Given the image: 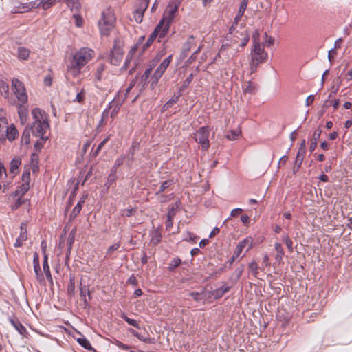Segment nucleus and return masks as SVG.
<instances>
[{
  "label": "nucleus",
  "instance_id": "1",
  "mask_svg": "<svg viewBox=\"0 0 352 352\" xmlns=\"http://www.w3.org/2000/svg\"><path fill=\"white\" fill-rule=\"evenodd\" d=\"M94 51L88 47H82L76 52L67 65V72L73 77H76L81 69L94 56Z\"/></svg>",
  "mask_w": 352,
  "mask_h": 352
},
{
  "label": "nucleus",
  "instance_id": "2",
  "mask_svg": "<svg viewBox=\"0 0 352 352\" xmlns=\"http://www.w3.org/2000/svg\"><path fill=\"white\" fill-rule=\"evenodd\" d=\"M34 122L29 129L35 137L44 139V135L50 127L47 115L39 108H35L32 111Z\"/></svg>",
  "mask_w": 352,
  "mask_h": 352
},
{
  "label": "nucleus",
  "instance_id": "3",
  "mask_svg": "<svg viewBox=\"0 0 352 352\" xmlns=\"http://www.w3.org/2000/svg\"><path fill=\"white\" fill-rule=\"evenodd\" d=\"M249 39V34L246 31H236L234 25H232L226 37V40L221 45L220 52H223L227 47H232L238 43H239L241 47H244L248 44Z\"/></svg>",
  "mask_w": 352,
  "mask_h": 352
},
{
  "label": "nucleus",
  "instance_id": "4",
  "mask_svg": "<svg viewBox=\"0 0 352 352\" xmlns=\"http://www.w3.org/2000/svg\"><path fill=\"white\" fill-rule=\"evenodd\" d=\"M116 23L115 13L113 9L108 8L102 12L101 19L98 21V27L101 34L107 36L114 28Z\"/></svg>",
  "mask_w": 352,
  "mask_h": 352
},
{
  "label": "nucleus",
  "instance_id": "5",
  "mask_svg": "<svg viewBox=\"0 0 352 352\" xmlns=\"http://www.w3.org/2000/svg\"><path fill=\"white\" fill-rule=\"evenodd\" d=\"M253 41L254 47L251 53L252 59L250 63V68L252 72H254L256 67L259 64L264 63L266 60L267 56V53L265 52L264 48L259 43L258 36H253Z\"/></svg>",
  "mask_w": 352,
  "mask_h": 352
},
{
  "label": "nucleus",
  "instance_id": "6",
  "mask_svg": "<svg viewBox=\"0 0 352 352\" xmlns=\"http://www.w3.org/2000/svg\"><path fill=\"white\" fill-rule=\"evenodd\" d=\"M19 133L14 124L8 125L7 119L5 117L0 118V139L1 140H14Z\"/></svg>",
  "mask_w": 352,
  "mask_h": 352
},
{
  "label": "nucleus",
  "instance_id": "7",
  "mask_svg": "<svg viewBox=\"0 0 352 352\" xmlns=\"http://www.w3.org/2000/svg\"><path fill=\"white\" fill-rule=\"evenodd\" d=\"M12 89L19 102L21 104L27 102L28 97L22 82L16 78H13L12 79Z\"/></svg>",
  "mask_w": 352,
  "mask_h": 352
},
{
  "label": "nucleus",
  "instance_id": "8",
  "mask_svg": "<svg viewBox=\"0 0 352 352\" xmlns=\"http://www.w3.org/2000/svg\"><path fill=\"white\" fill-rule=\"evenodd\" d=\"M209 135L210 131L206 126L199 128L194 134L195 140L201 144L202 150L206 151L210 147Z\"/></svg>",
  "mask_w": 352,
  "mask_h": 352
},
{
  "label": "nucleus",
  "instance_id": "9",
  "mask_svg": "<svg viewBox=\"0 0 352 352\" xmlns=\"http://www.w3.org/2000/svg\"><path fill=\"white\" fill-rule=\"evenodd\" d=\"M172 60V55L168 56L166 58H165L161 64L158 66L157 69L155 70L153 76L151 78V87L153 89L157 84L160 78L162 76L168 67L169 66Z\"/></svg>",
  "mask_w": 352,
  "mask_h": 352
},
{
  "label": "nucleus",
  "instance_id": "10",
  "mask_svg": "<svg viewBox=\"0 0 352 352\" xmlns=\"http://www.w3.org/2000/svg\"><path fill=\"white\" fill-rule=\"evenodd\" d=\"M180 4L181 0H170L162 20L171 24Z\"/></svg>",
  "mask_w": 352,
  "mask_h": 352
},
{
  "label": "nucleus",
  "instance_id": "11",
  "mask_svg": "<svg viewBox=\"0 0 352 352\" xmlns=\"http://www.w3.org/2000/svg\"><path fill=\"white\" fill-rule=\"evenodd\" d=\"M123 54L124 50L122 47L116 42L110 54L109 58L111 63L114 65H120L123 58Z\"/></svg>",
  "mask_w": 352,
  "mask_h": 352
},
{
  "label": "nucleus",
  "instance_id": "12",
  "mask_svg": "<svg viewBox=\"0 0 352 352\" xmlns=\"http://www.w3.org/2000/svg\"><path fill=\"white\" fill-rule=\"evenodd\" d=\"M170 24L164 21V20H162L160 21L155 30L152 32V34H155V37L159 38V42L160 41V38H164L166 34L168 33Z\"/></svg>",
  "mask_w": 352,
  "mask_h": 352
},
{
  "label": "nucleus",
  "instance_id": "13",
  "mask_svg": "<svg viewBox=\"0 0 352 352\" xmlns=\"http://www.w3.org/2000/svg\"><path fill=\"white\" fill-rule=\"evenodd\" d=\"M30 173L29 172L23 173L22 175V181L23 184L18 188L16 190V195L23 196L25 195L30 188L29 182H30Z\"/></svg>",
  "mask_w": 352,
  "mask_h": 352
},
{
  "label": "nucleus",
  "instance_id": "14",
  "mask_svg": "<svg viewBox=\"0 0 352 352\" xmlns=\"http://www.w3.org/2000/svg\"><path fill=\"white\" fill-rule=\"evenodd\" d=\"M144 40V36H141L139 38L138 43L135 45H134L133 47H131V49L130 50V51L129 52V53L126 56L124 64L122 67L123 69L126 70L129 68L131 61L134 54L136 53V52L139 47V45Z\"/></svg>",
  "mask_w": 352,
  "mask_h": 352
},
{
  "label": "nucleus",
  "instance_id": "15",
  "mask_svg": "<svg viewBox=\"0 0 352 352\" xmlns=\"http://www.w3.org/2000/svg\"><path fill=\"white\" fill-rule=\"evenodd\" d=\"M148 5V0H141L140 2V8L137 9L134 13L133 16L137 23H141L143 19L144 13L146 10Z\"/></svg>",
  "mask_w": 352,
  "mask_h": 352
},
{
  "label": "nucleus",
  "instance_id": "16",
  "mask_svg": "<svg viewBox=\"0 0 352 352\" xmlns=\"http://www.w3.org/2000/svg\"><path fill=\"white\" fill-rule=\"evenodd\" d=\"M36 1H31L26 3H21L19 6H14L12 10V13H24L32 8H35Z\"/></svg>",
  "mask_w": 352,
  "mask_h": 352
},
{
  "label": "nucleus",
  "instance_id": "17",
  "mask_svg": "<svg viewBox=\"0 0 352 352\" xmlns=\"http://www.w3.org/2000/svg\"><path fill=\"white\" fill-rule=\"evenodd\" d=\"M87 195H83L81 197V199H80V201H78L77 205L74 208L73 210L72 211V212L70 214L71 218H75L80 213V212L82 209V205L85 204V199H87Z\"/></svg>",
  "mask_w": 352,
  "mask_h": 352
},
{
  "label": "nucleus",
  "instance_id": "18",
  "mask_svg": "<svg viewBox=\"0 0 352 352\" xmlns=\"http://www.w3.org/2000/svg\"><path fill=\"white\" fill-rule=\"evenodd\" d=\"M21 164V160L19 157H14L10 163V173L14 175L18 173L19 166Z\"/></svg>",
  "mask_w": 352,
  "mask_h": 352
},
{
  "label": "nucleus",
  "instance_id": "19",
  "mask_svg": "<svg viewBox=\"0 0 352 352\" xmlns=\"http://www.w3.org/2000/svg\"><path fill=\"white\" fill-rule=\"evenodd\" d=\"M195 41V37L191 35L190 36L186 41L184 43L183 47H182V54L184 56H186L188 52L190 50L191 47L194 44Z\"/></svg>",
  "mask_w": 352,
  "mask_h": 352
},
{
  "label": "nucleus",
  "instance_id": "20",
  "mask_svg": "<svg viewBox=\"0 0 352 352\" xmlns=\"http://www.w3.org/2000/svg\"><path fill=\"white\" fill-rule=\"evenodd\" d=\"M80 296H81L82 300L84 301L85 304L87 305L88 300L86 298V294L87 293L88 294L89 300L91 299V295H90L89 289L87 288V287L85 285H82V281L80 282Z\"/></svg>",
  "mask_w": 352,
  "mask_h": 352
},
{
  "label": "nucleus",
  "instance_id": "21",
  "mask_svg": "<svg viewBox=\"0 0 352 352\" xmlns=\"http://www.w3.org/2000/svg\"><path fill=\"white\" fill-rule=\"evenodd\" d=\"M56 3V0H41L39 3L35 4V8L41 7L43 10H47L53 6Z\"/></svg>",
  "mask_w": 352,
  "mask_h": 352
},
{
  "label": "nucleus",
  "instance_id": "22",
  "mask_svg": "<svg viewBox=\"0 0 352 352\" xmlns=\"http://www.w3.org/2000/svg\"><path fill=\"white\" fill-rule=\"evenodd\" d=\"M305 154V151H303V150H298L297 156L296 157L295 161V166L294 168V171H297L298 168L300 167L301 164L303 161L304 156Z\"/></svg>",
  "mask_w": 352,
  "mask_h": 352
},
{
  "label": "nucleus",
  "instance_id": "23",
  "mask_svg": "<svg viewBox=\"0 0 352 352\" xmlns=\"http://www.w3.org/2000/svg\"><path fill=\"white\" fill-rule=\"evenodd\" d=\"M43 268V272L45 274L47 279L49 281L52 282V275L50 273V266H49L48 262H47V256L45 254H44Z\"/></svg>",
  "mask_w": 352,
  "mask_h": 352
},
{
  "label": "nucleus",
  "instance_id": "24",
  "mask_svg": "<svg viewBox=\"0 0 352 352\" xmlns=\"http://www.w3.org/2000/svg\"><path fill=\"white\" fill-rule=\"evenodd\" d=\"M274 248L276 252L275 258H276V261L280 263L282 261L283 257L284 256L283 248L281 244L279 243H276L274 244Z\"/></svg>",
  "mask_w": 352,
  "mask_h": 352
},
{
  "label": "nucleus",
  "instance_id": "25",
  "mask_svg": "<svg viewBox=\"0 0 352 352\" xmlns=\"http://www.w3.org/2000/svg\"><path fill=\"white\" fill-rule=\"evenodd\" d=\"M67 294L74 296L75 294V278L74 276L70 275L69 281L67 288Z\"/></svg>",
  "mask_w": 352,
  "mask_h": 352
},
{
  "label": "nucleus",
  "instance_id": "26",
  "mask_svg": "<svg viewBox=\"0 0 352 352\" xmlns=\"http://www.w3.org/2000/svg\"><path fill=\"white\" fill-rule=\"evenodd\" d=\"M30 129L27 126L21 136V144L25 145H29L30 143Z\"/></svg>",
  "mask_w": 352,
  "mask_h": 352
},
{
  "label": "nucleus",
  "instance_id": "27",
  "mask_svg": "<svg viewBox=\"0 0 352 352\" xmlns=\"http://www.w3.org/2000/svg\"><path fill=\"white\" fill-rule=\"evenodd\" d=\"M257 88V85L251 81L246 82L243 87V91L245 93L253 94L255 93Z\"/></svg>",
  "mask_w": 352,
  "mask_h": 352
},
{
  "label": "nucleus",
  "instance_id": "28",
  "mask_svg": "<svg viewBox=\"0 0 352 352\" xmlns=\"http://www.w3.org/2000/svg\"><path fill=\"white\" fill-rule=\"evenodd\" d=\"M30 51L25 47H20L18 48V58L21 60H26L30 56Z\"/></svg>",
  "mask_w": 352,
  "mask_h": 352
},
{
  "label": "nucleus",
  "instance_id": "29",
  "mask_svg": "<svg viewBox=\"0 0 352 352\" xmlns=\"http://www.w3.org/2000/svg\"><path fill=\"white\" fill-rule=\"evenodd\" d=\"M239 244L241 245L242 248L245 250V252H248L252 247V239L250 237H247L241 241Z\"/></svg>",
  "mask_w": 352,
  "mask_h": 352
},
{
  "label": "nucleus",
  "instance_id": "30",
  "mask_svg": "<svg viewBox=\"0 0 352 352\" xmlns=\"http://www.w3.org/2000/svg\"><path fill=\"white\" fill-rule=\"evenodd\" d=\"M11 324L14 327L16 330L21 334L24 335L26 332V329L23 325H22L19 322L14 321L12 319L10 320Z\"/></svg>",
  "mask_w": 352,
  "mask_h": 352
},
{
  "label": "nucleus",
  "instance_id": "31",
  "mask_svg": "<svg viewBox=\"0 0 352 352\" xmlns=\"http://www.w3.org/2000/svg\"><path fill=\"white\" fill-rule=\"evenodd\" d=\"M0 94L5 98H8L9 96V86L3 81L0 82Z\"/></svg>",
  "mask_w": 352,
  "mask_h": 352
},
{
  "label": "nucleus",
  "instance_id": "32",
  "mask_svg": "<svg viewBox=\"0 0 352 352\" xmlns=\"http://www.w3.org/2000/svg\"><path fill=\"white\" fill-rule=\"evenodd\" d=\"M27 113V109L23 107L22 104H19L18 113L22 124L26 122Z\"/></svg>",
  "mask_w": 352,
  "mask_h": 352
},
{
  "label": "nucleus",
  "instance_id": "33",
  "mask_svg": "<svg viewBox=\"0 0 352 352\" xmlns=\"http://www.w3.org/2000/svg\"><path fill=\"white\" fill-rule=\"evenodd\" d=\"M156 63H157V60H152V61L151 62V64H150V65H149V67H148V68H147V69L145 70V72H144V74H142V79L143 80H145V81H146V80L148 78V77H149V76H150V74H151V71H152V69H153V67H154V66L155 65Z\"/></svg>",
  "mask_w": 352,
  "mask_h": 352
},
{
  "label": "nucleus",
  "instance_id": "34",
  "mask_svg": "<svg viewBox=\"0 0 352 352\" xmlns=\"http://www.w3.org/2000/svg\"><path fill=\"white\" fill-rule=\"evenodd\" d=\"M116 179L117 176L116 170H111V173L108 176L105 186L109 188L116 182Z\"/></svg>",
  "mask_w": 352,
  "mask_h": 352
},
{
  "label": "nucleus",
  "instance_id": "35",
  "mask_svg": "<svg viewBox=\"0 0 352 352\" xmlns=\"http://www.w3.org/2000/svg\"><path fill=\"white\" fill-rule=\"evenodd\" d=\"M241 134V131L239 129H235L230 131L226 135V138L230 140H234L237 138Z\"/></svg>",
  "mask_w": 352,
  "mask_h": 352
},
{
  "label": "nucleus",
  "instance_id": "36",
  "mask_svg": "<svg viewBox=\"0 0 352 352\" xmlns=\"http://www.w3.org/2000/svg\"><path fill=\"white\" fill-rule=\"evenodd\" d=\"M77 340H78V342L82 346H83L85 349H89V350L92 349L89 341L88 340H87L85 338H78Z\"/></svg>",
  "mask_w": 352,
  "mask_h": 352
},
{
  "label": "nucleus",
  "instance_id": "37",
  "mask_svg": "<svg viewBox=\"0 0 352 352\" xmlns=\"http://www.w3.org/2000/svg\"><path fill=\"white\" fill-rule=\"evenodd\" d=\"M172 184V180H167L162 183L159 190L156 192V195H159L161 192H164L166 188H168Z\"/></svg>",
  "mask_w": 352,
  "mask_h": 352
},
{
  "label": "nucleus",
  "instance_id": "38",
  "mask_svg": "<svg viewBox=\"0 0 352 352\" xmlns=\"http://www.w3.org/2000/svg\"><path fill=\"white\" fill-rule=\"evenodd\" d=\"M258 265L257 263H256V261H252L250 264H249V269H250V271L251 272V274L254 276L255 277L257 276V274H258Z\"/></svg>",
  "mask_w": 352,
  "mask_h": 352
},
{
  "label": "nucleus",
  "instance_id": "39",
  "mask_svg": "<svg viewBox=\"0 0 352 352\" xmlns=\"http://www.w3.org/2000/svg\"><path fill=\"white\" fill-rule=\"evenodd\" d=\"M283 241L285 243V245H287L289 251L290 252H293V242L290 239V238L289 237L288 235H285L283 237Z\"/></svg>",
  "mask_w": 352,
  "mask_h": 352
},
{
  "label": "nucleus",
  "instance_id": "40",
  "mask_svg": "<svg viewBox=\"0 0 352 352\" xmlns=\"http://www.w3.org/2000/svg\"><path fill=\"white\" fill-rule=\"evenodd\" d=\"M67 3L72 10H78L80 6L78 0H67Z\"/></svg>",
  "mask_w": 352,
  "mask_h": 352
},
{
  "label": "nucleus",
  "instance_id": "41",
  "mask_svg": "<svg viewBox=\"0 0 352 352\" xmlns=\"http://www.w3.org/2000/svg\"><path fill=\"white\" fill-rule=\"evenodd\" d=\"M122 317L129 324L140 329L139 324L135 320L130 318L124 314Z\"/></svg>",
  "mask_w": 352,
  "mask_h": 352
},
{
  "label": "nucleus",
  "instance_id": "42",
  "mask_svg": "<svg viewBox=\"0 0 352 352\" xmlns=\"http://www.w3.org/2000/svg\"><path fill=\"white\" fill-rule=\"evenodd\" d=\"M114 104H116V106H115V107L113 108V111L111 112V117L114 116L117 113V112H118V109H119V108H120V107L121 105V103H119V102L117 103L116 100L114 99L109 104V108L113 107Z\"/></svg>",
  "mask_w": 352,
  "mask_h": 352
},
{
  "label": "nucleus",
  "instance_id": "43",
  "mask_svg": "<svg viewBox=\"0 0 352 352\" xmlns=\"http://www.w3.org/2000/svg\"><path fill=\"white\" fill-rule=\"evenodd\" d=\"M108 116H109V111L105 110L102 114V117L99 122L98 126H103L106 124L107 119Z\"/></svg>",
  "mask_w": 352,
  "mask_h": 352
},
{
  "label": "nucleus",
  "instance_id": "44",
  "mask_svg": "<svg viewBox=\"0 0 352 352\" xmlns=\"http://www.w3.org/2000/svg\"><path fill=\"white\" fill-rule=\"evenodd\" d=\"M155 38H156L155 34H151L150 35L149 38H148L147 41L146 42V43L144 44V45L142 47V50L144 51L146 50L151 45V44L153 42V41Z\"/></svg>",
  "mask_w": 352,
  "mask_h": 352
},
{
  "label": "nucleus",
  "instance_id": "45",
  "mask_svg": "<svg viewBox=\"0 0 352 352\" xmlns=\"http://www.w3.org/2000/svg\"><path fill=\"white\" fill-rule=\"evenodd\" d=\"M124 160H125L124 155H122L119 158H118L115 162V164H114L112 170L116 171L117 168H118L120 166H121L123 164Z\"/></svg>",
  "mask_w": 352,
  "mask_h": 352
},
{
  "label": "nucleus",
  "instance_id": "46",
  "mask_svg": "<svg viewBox=\"0 0 352 352\" xmlns=\"http://www.w3.org/2000/svg\"><path fill=\"white\" fill-rule=\"evenodd\" d=\"M248 4V0H243L242 1V2L241 3L240 7L239 8V11H238V12L240 14H244L245 10L247 8Z\"/></svg>",
  "mask_w": 352,
  "mask_h": 352
},
{
  "label": "nucleus",
  "instance_id": "47",
  "mask_svg": "<svg viewBox=\"0 0 352 352\" xmlns=\"http://www.w3.org/2000/svg\"><path fill=\"white\" fill-rule=\"evenodd\" d=\"M243 250V249L242 248L241 245L238 244L233 253L232 259L234 260L235 258H238L241 255Z\"/></svg>",
  "mask_w": 352,
  "mask_h": 352
},
{
  "label": "nucleus",
  "instance_id": "48",
  "mask_svg": "<svg viewBox=\"0 0 352 352\" xmlns=\"http://www.w3.org/2000/svg\"><path fill=\"white\" fill-rule=\"evenodd\" d=\"M243 250V249L242 248L241 245L238 244L233 253L232 259L234 260L235 258H238L241 255Z\"/></svg>",
  "mask_w": 352,
  "mask_h": 352
},
{
  "label": "nucleus",
  "instance_id": "49",
  "mask_svg": "<svg viewBox=\"0 0 352 352\" xmlns=\"http://www.w3.org/2000/svg\"><path fill=\"white\" fill-rule=\"evenodd\" d=\"M120 246V243H116L110 246L107 252V256L111 254L114 251L117 250Z\"/></svg>",
  "mask_w": 352,
  "mask_h": 352
},
{
  "label": "nucleus",
  "instance_id": "50",
  "mask_svg": "<svg viewBox=\"0 0 352 352\" xmlns=\"http://www.w3.org/2000/svg\"><path fill=\"white\" fill-rule=\"evenodd\" d=\"M74 18L75 19L76 25L77 27H78V28L82 27V25H83V19H82V18L80 16L76 15V14L74 15Z\"/></svg>",
  "mask_w": 352,
  "mask_h": 352
},
{
  "label": "nucleus",
  "instance_id": "51",
  "mask_svg": "<svg viewBox=\"0 0 352 352\" xmlns=\"http://www.w3.org/2000/svg\"><path fill=\"white\" fill-rule=\"evenodd\" d=\"M193 74H190L186 79V80L184 81L182 87L181 89H184V88H186L188 87V85L190 84V82H192V79H193Z\"/></svg>",
  "mask_w": 352,
  "mask_h": 352
},
{
  "label": "nucleus",
  "instance_id": "52",
  "mask_svg": "<svg viewBox=\"0 0 352 352\" xmlns=\"http://www.w3.org/2000/svg\"><path fill=\"white\" fill-rule=\"evenodd\" d=\"M109 140V138H105L104 140H102L100 144L98 146L96 150L94 152V155H97L99 152L100 151V150L102 149V148L104 146V145L108 142Z\"/></svg>",
  "mask_w": 352,
  "mask_h": 352
},
{
  "label": "nucleus",
  "instance_id": "53",
  "mask_svg": "<svg viewBox=\"0 0 352 352\" xmlns=\"http://www.w3.org/2000/svg\"><path fill=\"white\" fill-rule=\"evenodd\" d=\"M178 100V96H174L170 98L166 103L164 104V107L168 108L171 107L173 104L176 103Z\"/></svg>",
  "mask_w": 352,
  "mask_h": 352
},
{
  "label": "nucleus",
  "instance_id": "54",
  "mask_svg": "<svg viewBox=\"0 0 352 352\" xmlns=\"http://www.w3.org/2000/svg\"><path fill=\"white\" fill-rule=\"evenodd\" d=\"M85 97V92L83 91H81L80 92L78 93L74 101L81 102L84 100Z\"/></svg>",
  "mask_w": 352,
  "mask_h": 352
},
{
  "label": "nucleus",
  "instance_id": "55",
  "mask_svg": "<svg viewBox=\"0 0 352 352\" xmlns=\"http://www.w3.org/2000/svg\"><path fill=\"white\" fill-rule=\"evenodd\" d=\"M130 332L134 336H135L137 338H138L139 340H142L145 342H147V338H144L138 332H137L136 331L133 330V329H130L129 330Z\"/></svg>",
  "mask_w": 352,
  "mask_h": 352
},
{
  "label": "nucleus",
  "instance_id": "56",
  "mask_svg": "<svg viewBox=\"0 0 352 352\" xmlns=\"http://www.w3.org/2000/svg\"><path fill=\"white\" fill-rule=\"evenodd\" d=\"M75 233H76V230L73 229L71 231L70 234H69V250H70L72 248V243H73L74 239Z\"/></svg>",
  "mask_w": 352,
  "mask_h": 352
},
{
  "label": "nucleus",
  "instance_id": "57",
  "mask_svg": "<svg viewBox=\"0 0 352 352\" xmlns=\"http://www.w3.org/2000/svg\"><path fill=\"white\" fill-rule=\"evenodd\" d=\"M322 133V130L320 129H318L314 133V135H313V140L314 141H316V142H318V140H319L320 137V135Z\"/></svg>",
  "mask_w": 352,
  "mask_h": 352
},
{
  "label": "nucleus",
  "instance_id": "58",
  "mask_svg": "<svg viewBox=\"0 0 352 352\" xmlns=\"http://www.w3.org/2000/svg\"><path fill=\"white\" fill-rule=\"evenodd\" d=\"M175 214V212L173 207L170 210H169V211L168 212V215H167L168 221L169 223H170L171 220L173 218Z\"/></svg>",
  "mask_w": 352,
  "mask_h": 352
},
{
  "label": "nucleus",
  "instance_id": "59",
  "mask_svg": "<svg viewBox=\"0 0 352 352\" xmlns=\"http://www.w3.org/2000/svg\"><path fill=\"white\" fill-rule=\"evenodd\" d=\"M242 209L241 208H235L232 210L230 213V217H237L240 213L242 212Z\"/></svg>",
  "mask_w": 352,
  "mask_h": 352
},
{
  "label": "nucleus",
  "instance_id": "60",
  "mask_svg": "<svg viewBox=\"0 0 352 352\" xmlns=\"http://www.w3.org/2000/svg\"><path fill=\"white\" fill-rule=\"evenodd\" d=\"M33 263H34V268H36V267H38V266H40L38 256L37 253L34 254Z\"/></svg>",
  "mask_w": 352,
  "mask_h": 352
},
{
  "label": "nucleus",
  "instance_id": "61",
  "mask_svg": "<svg viewBox=\"0 0 352 352\" xmlns=\"http://www.w3.org/2000/svg\"><path fill=\"white\" fill-rule=\"evenodd\" d=\"M34 270L37 280L41 281L43 278V275L39 272L40 266H38V267L34 268Z\"/></svg>",
  "mask_w": 352,
  "mask_h": 352
},
{
  "label": "nucleus",
  "instance_id": "62",
  "mask_svg": "<svg viewBox=\"0 0 352 352\" xmlns=\"http://www.w3.org/2000/svg\"><path fill=\"white\" fill-rule=\"evenodd\" d=\"M19 237L20 238V240H23V241L27 240L28 234H27V231H26L25 228L24 229V231H21L20 235Z\"/></svg>",
  "mask_w": 352,
  "mask_h": 352
},
{
  "label": "nucleus",
  "instance_id": "63",
  "mask_svg": "<svg viewBox=\"0 0 352 352\" xmlns=\"http://www.w3.org/2000/svg\"><path fill=\"white\" fill-rule=\"evenodd\" d=\"M243 14H240L239 12L237 13L236 16L234 19L233 24L234 25V28H236V25L238 24V23L240 21L242 16Z\"/></svg>",
  "mask_w": 352,
  "mask_h": 352
},
{
  "label": "nucleus",
  "instance_id": "64",
  "mask_svg": "<svg viewBox=\"0 0 352 352\" xmlns=\"http://www.w3.org/2000/svg\"><path fill=\"white\" fill-rule=\"evenodd\" d=\"M181 263V260L179 258H174L171 263H170V265L173 267H177V266L179 265V264Z\"/></svg>",
  "mask_w": 352,
  "mask_h": 352
}]
</instances>
